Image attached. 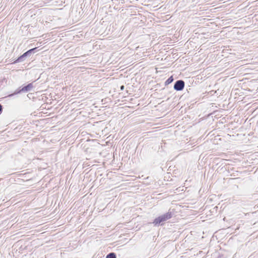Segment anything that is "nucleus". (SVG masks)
<instances>
[{
	"label": "nucleus",
	"instance_id": "f257e3e1",
	"mask_svg": "<svg viewBox=\"0 0 258 258\" xmlns=\"http://www.w3.org/2000/svg\"><path fill=\"white\" fill-rule=\"evenodd\" d=\"M171 217V215L170 213H166L164 215L156 218L154 220L153 223L155 225H158L161 222L166 221L167 220L170 219Z\"/></svg>",
	"mask_w": 258,
	"mask_h": 258
},
{
	"label": "nucleus",
	"instance_id": "f03ea898",
	"mask_svg": "<svg viewBox=\"0 0 258 258\" xmlns=\"http://www.w3.org/2000/svg\"><path fill=\"white\" fill-rule=\"evenodd\" d=\"M184 87V82L182 80L176 81L174 84V88L177 91L182 90Z\"/></svg>",
	"mask_w": 258,
	"mask_h": 258
},
{
	"label": "nucleus",
	"instance_id": "7ed1b4c3",
	"mask_svg": "<svg viewBox=\"0 0 258 258\" xmlns=\"http://www.w3.org/2000/svg\"><path fill=\"white\" fill-rule=\"evenodd\" d=\"M221 141V138L219 135L215 136V134L213 133L211 135V141L212 142L213 144L216 145L219 143V142Z\"/></svg>",
	"mask_w": 258,
	"mask_h": 258
},
{
	"label": "nucleus",
	"instance_id": "20e7f679",
	"mask_svg": "<svg viewBox=\"0 0 258 258\" xmlns=\"http://www.w3.org/2000/svg\"><path fill=\"white\" fill-rule=\"evenodd\" d=\"M33 87V86L32 84L30 83V84H28V85H27L26 86H25L23 88H22V89L19 92H20L21 91L27 92L28 91L31 90Z\"/></svg>",
	"mask_w": 258,
	"mask_h": 258
},
{
	"label": "nucleus",
	"instance_id": "39448f33",
	"mask_svg": "<svg viewBox=\"0 0 258 258\" xmlns=\"http://www.w3.org/2000/svg\"><path fill=\"white\" fill-rule=\"evenodd\" d=\"M106 258H116L115 254L113 252L110 253L106 256Z\"/></svg>",
	"mask_w": 258,
	"mask_h": 258
},
{
	"label": "nucleus",
	"instance_id": "423d86ee",
	"mask_svg": "<svg viewBox=\"0 0 258 258\" xmlns=\"http://www.w3.org/2000/svg\"><path fill=\"white\" fill-rule=\"evenodd\" d=\"M36 49V48H33V49H30L29 50L27 51L26 52H25L24 54H23V56H27V55H29V53H30L31 52H32L34 50H35Z\"/></svg>",
	"mask_w": 258,
	"mask_h": 258
},
{
	"label": "nucleus",
	"instance_id": "0eeeda50",
	"mask_svg": "<svg viewBox=\"0 0 258 258\" xmlns=\"http://www.w3.org/2000/svg\"><path fill=\"white\" fill-rule=\"evenodd\" d=\"M210 93H211V97L214 96L215 94H216V96H217L218 95V93H217V91L211 90Z\"/></svg>",
	"mask_w": 258,
	"mask_h": 258
},
{
	"label": "nucleus",
	"instance_id": "6e6552de",
	"mask_svg": "<svg viewBox=\"0 0 258 258\" xmlns=\"http://www.w3.org/2000/svg\"><path fill=\"white\" fill-rule=\"evenodd\" d=\"M210 24H211V27H213L214 25H215V24L214 22H211Z\"/></svg>",
	"mask_w": 258,
	"mask_h": 258
},
{
	"label": "nucleus",
	"instance_id": "1a4fd4ad",
	"mask_svg": "<svg viewBox=\"0 0 258 258\" xmlns=\"http://www.w3.org/2000/svg\"><path fill=\"white\" fill-rule=\"evenodd\" d=\"M172 80H173V79L171 77L170 78L168 79L167 81L168 82V83H169V82H171Z\"/></svg>",
	"mask_w": 258,
	"mask_h": 258
},
{
	"label": "nucleus",
	"instance_id": "9d476101",
	"mask_svg": "<svg viewBox=\"0 0 258 258\" xmlns=\"http://www.w3.org/2000/svg\"><path fill=\"white\" fill-rule=\"evenodd\" d=\"M120 89H121V90H123V89H124V86H121V87H120Z\"/></svg>",
	"mask_w": 258,
	"mask_h": 258
},
{
	"label": "nucleus",
	"instance_id": "9b49d317",
	"mask_svg": "<svg viewBox=\"0 0 258 258\" xmlns=\"http://www.w3.org/2000/svg\"><path fill=\"white\" fill-rule=\"evenodd\" d=\"M2 105L0 104V112L2 111Z\"/></svg>",
	"mask_w": 258,
	"mask_h": 258
},
{
	"label": "nucleus",
	"instance_id": "f8f14e48",
	"mask_svg": "<svg viewBox=\"0 0 258 258\" xmlns=\"http://www.w3.org/2000/svg\"><path fill=\"white\" fill-rule=\"evenodd\" d=\"M215 9H216V8H214V9H211V10H210L211 12H212L213 10H215Z\"/></svg>",
	"mask_w": 258,
	"mask_h": 258
}]
</instances>
